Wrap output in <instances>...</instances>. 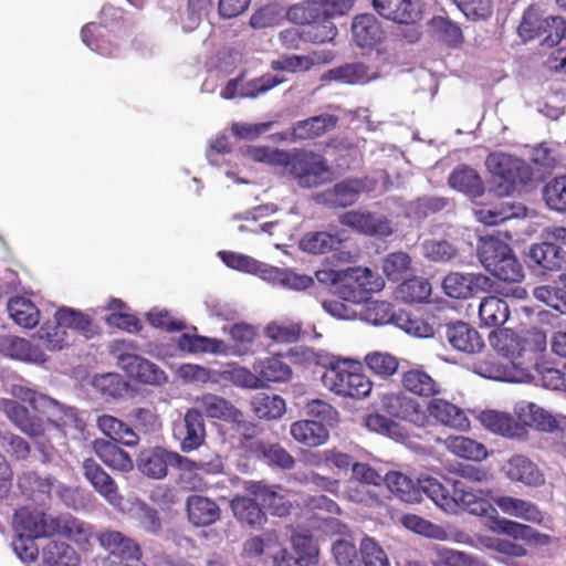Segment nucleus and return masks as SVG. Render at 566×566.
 I'll return each instance as SVG.
<instances>
[{
    "mask_svg": "<svg viewBox=\"0 0 566 566\" xmlns=\"http://www.w3.org/2000/svg\"><path fill=\"white\" fill-rule=\"evenodd\" d=\"M427 496L442 511L457 514L460 510L478 516H489L488 527L499 534H505L514 539L535 544H546L547 535L537 533L533 527L504 518L488 500L482 490H473L462 481L452 483V494L438 479L422 480Z\"/></svg>",
    "mask_w": 566,
    "mask_h": 566,
    "instance_id": "f257e3e1",
    "label": "nucleus"
},
{
    "mask_svg": "<svg viewBox=\"0 0 566 566\" xmlns=\"http://www.w3.org/2000/svg\"><path fill=\"white\" fill-rule=\"evenodd\" d=\"M490 344L504 361H496L495 358L478 360L472 365L473 373L497 381L520 382L530 379L531 365H524L523 359L524 337L504 328L491 333Z\"/></svg>",
    "mask_w": 566,
    "mask_h": 566,
    "instance_id": "f03ea898",
    "label": "nucleus"
},
{
    "mask_svg": "<svg viewBox=\"0 0 566 566\" xmlns=\"http://www.w3.org/2000/svg\"><path fill=\"white\" fill-rule=\"evenodd\" d=\"M241 154L247 159L277 167L293 175L302 187H315L328 176L323 158L312 153L290 154L269 146H244Z\"/></svg>",
    "mask_w": 566,
    "mask_h": 566,
    "instance_id": "7ed1b4c3",
    "label": "nucleus"
},
{
    "mask_svg": "<svg viewBox=\"0 0 566 566\" xmlns=\"http://www.w3.org/2000/svg\"><path fill=\"white\" fill-rule=\"evenodd\" d=\"M323 386L343 398L363 400L369 397L373 381L363 371L361 363L349 357H336L322 376Z\"/></svg>",
    "mask_w": 566,
    "mask_h": 566,
    "instance_id": "20e7f679",
    "label": "nucleus"
},
{
    "mask_svg": "<svg viewBox=\"0 0 566 566\" xmlns=\"http://www.w3.org/2000/svg\"><path fill=\"white\" fill-rule=\"evenodd\" d=\"M10 394L24 402H29L32 408L46 416L48 420L60 428L66 437L78 439L84 431L85 423L75 409L66 408L52 398L35 391L24 381L12 384Z\"/></svg>",
    "mask_w": 566,
    "mask_h": 566,
    "instance_id": "39448f33",
    "label": "nucleus"
},
{
    "mask_svg": "<svg viewBox=\"0 0 566 566\" xmlns=\"http://www.w3.org/2000/svg\"><path fill=\"white\" fill-rule=\"evenodd\" d=\"M546 336L539 331L527 333L524 337V365L530 363L531 377L520 382H534L549 390L566 389V373L553 367L545 361L544 353L546 350Z\"/></svg>",
    "mask_w": 566,
    "mask_h": 566,
    "instance_id": "423d86ee",
    "label": "nucleus"
},
{
    "mask_svg": "<svg viewBox=\"0 0 566 566\" xmlns=\"http://www.w3.org/2000/svg\"><path fill=\"white\" fill-rule=\"evenodd\" d=\"M485 166L497 182L496 192L500 196L510 195L516 185L525 184L531 178L530 167L522 159L509 154H490Z\"/></svg>",
    "mask_w": 566,
    "mask_h": 566,
    "instance_id": "0eeeda50",
    "label": "nucleus"
},
{
    "mask_svg": "<svg viewBox=\"0 0 566 566\" xmlns=\"http://www.w3.org/2000/svg\"><path fill=\"white\" fill-rule=\"evenodd\" d=\"M382 280L367 268H349L342 270L337 295L350 303H360L371 292L381 290Z\"/></svg>",
    "mask_w": 566,
    "mask_h": 566,
    "instance_id": "6e6552de",
    "label": "nucleus"
},
{
    "mask_svg": "<svg viewBox=\"0 0 566 566\" xmlns=\"http://www.w3.org/2000/svg\"><path fill=\"white\" fill-rule=\"evenodd\" d=\"M126 346L125 342H116L113 345V353L118 359V366L130 378L149 386H163L167 384V374L155 363L135 354L122 353V347Z\"/></svg>",
    "mask_w": 566,
    "mask_h": 566,
    "instance_id": "1a4fd4ad",
    "label": "nucleus"
},
{
    "mask_svg": "<svg viewBox=\"0 0 566 566\" xmlns=\"http://www.w3.org/2000/svg\"><path fill=\"white\" fill-rule=\"evenodd\" d=\"M302 355L305 360L312 358L313 353L303 347L292 348L286 354H274L253 361L252 368L262 379V388L265 382H287L293 378V370L285 361V357Z\"/></svg>",
    "mask_w": 566,
    "mask_h": 566,
    "instance_id": "9d476101",
    "label": "nucleus"
},
{
    "mask_svg": "<svg viewBox=\"0 0 566 566\" xmlns=\"http://www.w3.org/2000/svg\"><path fill=\"white\" fill-rule=\"evenodd\" d=\"M513 412L523 426L542 432L560 431L566 434V416L554 415L535 402L521 400L515 403Z\"/></svg>",
    "mask_w": 566,
    "mask_h": 566,
    "instance_id": "9b49d317",
    "label": "nucleus"
},
{
    "mask_svg": "<svg viewBox=\"0 0 566 566\" xmlns=\"http://www.w3.org/2000/svg\"><path fill=\"white\" fill-rule=\"evenodd\" d=\"M381 408L391 417L409 421L418 427L428 424V415L418 400L402 391H388L379 397Z\"/></svg>",
    "mask_w": 566,
    "mask_h": 566,
    "instance_id": "f8f14e48",
    "label": "nucleus"
},
{
    "mask_svg": "<svg viewBox=\"0 0 566 566\" xmlns=\"http://www.w3.org/2000/svg\"><path fill=\"white\" fill-rule=\"evenodd\" d=\"M0 353L11 359L35 366H44L50 361V356L39 343L15 335L0 337Z\"/></svg>",
    "mask_w": 566,
    "mask_h": 566,
    "instance_id": "ddd939ff",
    "label": "nucleus"
},
{
    "mask_svg": "<svg viewBox=\"0 0 566 566\" xmlns=\"http://www.w3.org/2000/svg\"><path fill=\"white\" fill-rule=\"evenodd\" d=\"M428 423L432 419L436 423L459 432H468L471 422L465 411L458 405L439 397H433L424 408Z\"/></svg>",
    "mask_w": 566,
    "mask_h": 566,
    "instance_id": "4468645a",
    "label": "nucleus"
},
{
    "mask_svg": "<svg viewBox=\"0 0 566 566\" xmlns=\"http://www.w3.org/2000/svg\"><path fill=\"white\" fill-rule=\"evenodd\" d=\"M85 478L94 490L115 510L126 512L124 497L118 491L116 482L92 459L83 462Z\"/></svg>",
    "mask_w": 566,
    "mask_h": 566,
    "instance_id": "2eb2a0df",
    "label": "nucleus"
},
{
    "mask_svg": "<svg viewBox=\"0 0 566 566\" xmlns=\"http://www.w3.org/2000/svg\"><path fill=\"white\" fill-rule=\"evenodd\" d=\"M242 78L243 75L241 74L235 78L229 80L220 93L221 97L224 99H233L235 97L255 98L284 82V77L273 74H264L244 85L242 84Z\"/></svg>",
    "mask_w": 566,
    "mask_h": 566,
    "instance_id": "dca6fc26",
    "label": "nucleus"
},
{
    "mask_svg": "<svg viewBox=\"0 0 566 566\" xmlns=\"http://www.w3.org/2000/svg\"><path fill=\"white\" fill-rule=\"evenodd\" d=\"M53 520L40 510L21 507L14 513L12 526L15 534L40 538L53 535Z\"/></svg>",
    "mask_w": 566,
    "mask_h": 566,
    "instance_id": "f3484780",
    "label": "nucleus"
},
{
    "mask_svg": "<svg viewBox=\"0 0 566 566\" xmlns=\"http://www.w3.org/2000/svg\"><path fill=\"white\" fill-rule=\"evenodd\" d=\"M504 476L526 486L538 488L545 484V475L531 459L522 454L511 457L501 468Z\"/></svg>",
    "mask_w": 566,
    "mask_h": 566,
    "instance_id": "a211bd4d",
    "label": "nucleus"
},
{
    "mask_svg": "<svg viewBox=\"0 0 566 566\" xmlns=\"http://www.w3.org/2000/svg\"><path fill=\"white\" fill-rule=\"evenodd\" d=\"M343 226L366 235L388 237L392 233L391 222L366 211H348L340 216Z\"/></svg>",
    "mask_w": 566,
    "mask_h": 566,
    "instance_id": "6ab92c4d",
    "label": "nucleus"
},
{
    "mask_svg": "<svg viewBox=\"0 0 566 566\" xmlns=\"http://www.w3.org/2000/svg\"><path fill=\"white\" fill-rule=\"evenodd\" d=\"M380 76L379 71L363 62L345 63L328 70L322 75L323 82H338L349 85H364Z\"/></svg>",
    "mask_w": 566,
    "mask_h": 566,
    "instance_id": "aec40b11",
    "label": "nucleus"
},
{
    "mask_svg": "<svg viewBox=\"0 0 566 566\" xmlns=\"http://www.w3.org/2000/svg\"><path fill=\"white\" fill-rule=\"evenodd\" d=\"M376 12L398 23H412L421 18V0H373Z\"/></svg>",
    "mask_w": 566,
    "mask_h": 566,
    "instance_id": "412c9836",
    "label": "nucleus"
},
{
    "mask_svg": "<svg viewBox=\"0 0 566 566\" xmlns=\"http://www.w3.org/2000/svg\"><path fill=\"white\" fill-rule=\"evenodd\" d=\"M490 287V279L480 273L462 274L453 272L448 274L442 282L444 293L453 298H465L473 293L486 291Z\"/></svg>",
    "mask_w": 566,
    "mask_h": 566,
    "instance_id": "4be33fe9",
    "label": "nucleus"
},
{
    "mask_svg": "<svg viewBox=\"0 0 566 566\" xmlns=\"http://www.w3.org/2000/svg\"><path fill=\"white\" fill-rule=\"evenodd\" d=\"M434 479L430 475H421L415 483L409 476L398 471L388 472L385 482L388 490L398 499L406 503H418L422 499V494L427 495L422 480Z\"/></svg>",
    "mask_w": 566,
    "mask_h": 566,
    "instance_id": "5701e85b",
    "label": "nucleus"
},
{
    "mask_svg": "<svg viewBox=\"0 0 566 566\" xmlns=\"http://www.w3.org/2000/svg\"><path fill=\"white\" fill-rule=\"evenodd\" d=\"M0 411L23 433L39 437L44 432V422L38 416H31L29 410L15 400L0 399Z\"/></svg>",
    "mask_w": 566,
    "mask_h": 566,
    "instance_id": "b1692460",
    "label": "nucleus"
},
{
    "mask_svg": "<svg viewBox=\"0 0 566 566\" xmlns=\"http://www.w3.org/2000/svg\"><path fill=\"white\" fill-rule=\"evenodd\" d=\"M245 490L261 501L268 510L277 516L286 515L291 507L290 493L280 486H266L259 482H245Z\"/></svg>",
    "mask_w": 566,
    "mask_h": 566,
    "instance_id": "393cba45",
    "label": "nucleus"
},
{
    "mask_svg": "<svg viewBox=\"0 0 566 566\" xmlns=\"http://www.w3.org/2000/svg\"><path fill=\"white\" fill-rule=\"evenodd\" d=\"M195 403L200 413L210 419H219L227 422H241L242 413L226 398L214 395L205 394L195 399Z\"/></svg>",
    "mask_w": 566,
    "mask_h": 566,
    "instance_id": "a878e982",
    "label": "nucleus"
},
{
    "mask_svg": "<svg viewBox=\"0 0 566 566\" xmlns=\"http://www.w3.org/2000/svg\"><path fill=\"white\" fill-rule=\"evenodd\" d=\"M94 534L93 526L70 514L54 516L53 535H61L78 546L90 544Z\"/></svg>",
    "mask_w": 566,
    "mask_h": 566,
    "instance_id": "bb28decb",
    "label": "nucleus"
},
{
    "mask_svg": "<svg viewBox=\"0 0 566 566\" xmlns=\"http://www.w3.org/2000/svg\"><path fill=\"white\" fill-rule=\"evenodd\" d=\"M377 189V181L373 178L348 179L337 184L327 200L332 205L346 207L353 205L361 192Z\"/></svg>",
    "mask_w": 566,
    "mask_h": 566,
    "instance_id": "cd10ccee",
    "label": "nucleus"
},
{
    "mask_svg": "<svg viewBox=\"0 0 566 566\" xmlns=\"http://www.w3.org/2000/svg\"><path fill=\"white\" fill-rule=\"evenodd\" d=\"M290 433L296 442L311 448L323 446L329 439L326 424L314 419L293 422L290 427Z\"/></svg>",
    "mask_w": 566,
    "mask_h": 566,
    "instance_id": "c85d7f7f",
    "label": "nucleus"
},
{
    "mask_svg": "<svg viewBox=\"0 0 566 566\" xmlns=\"http://www.w3.org/2000/svg\"><path fill=\"white\" fill-rule=\"evenodd\" d=\"M222 332L228 334L232 345L229 346V354L233 356H245L253 353V344L259 335L258 328L245 322L224 325Z\"/></svg>",
    "mask_w": 566,
    "mask_h": 566,
    "instance_id": "c756f323",
    "label": "nucleus"
},
{
    "mask_svg": "<svg viewBox=\"0 0 566 566\" xmlns=\"http://www.w3.org/2000/svg\"><path fill=\"white\" fill-rule=\"evenodd\" d=\"M81 38L87 48L103 56L114 57L119 54V45L112 42L105 25L87 23L81 31Z\"/></svg>",
    "mask_w": 566,
    "mask_h": 566,
    "instance_id": "7c9ffc66",
    "label": "nucleus"
},
{
    "mask_svg": "<svg viewBox=\"0 0 566 566\" xmlns=\"http://www.w3.org/2000/svg\"><path fill=\"white\" fill-rule=\"evenodd\" d=\"M264 282L271 284L272 286H277L294 292H302L311 287L314 283V280L312 276L298 273L290 268H277L269 265Z\"/></svg>",
    "mask_w": 566,
    "mask_h": 566,
    "instance_id": "2f4dec72",
    "label": "nucleus"
},
{
    "mask_svg": "<svg viewBox=\"0 0 566 566\" xmlns=\"http://www.w3.org/2000/svg\"><path fill=\"white\" fill-rule=\"evenodd\" d=\"M10 318L19 326L34 328L40 322V310L27 295H14L7 304Z\"/></svg>",
    "mask_w": 566,
    "mask_h": 566,
    "instance_id": "473e14b6",
    "label": "nucleus"
},
{
    "mask_svg": "<svg viewBox=\"0 0 566 566\" xmlns=\"http://www.w3.org/2000/svg\"><path fill=\"white\" fill-rule=\"evenodd\" d=\"M438 441L441 442L449 452L465 460L482 462L489 457L486 447L469 437L449 436Z\"/></svg>",
    "mask_w": 566,
    "mask_h": 566,
    "instance_id": "72a5a7b5",
    "label": "nucleus"
},
{
    "mask_svg": "<svg viewBox=\"0 0 566 566\" xmlns=\"http://www.w3.org/2000/svg\"><path fill=\"white\" fill-rule=\"evenodd\" d=\"M171 453L172 451L160 447L145 449L137 459V467L147 476L163 479L167 475V469L171 463Z\"/></svg>",
    "mask_w": 566,
    "mask_h": 566,
    "instance_id": "f704fd0d",
    "label": "nucleus"
},
{
    "mask_svg": "<svg viewBox=\"0 0 566 566\" xmlns=\"http://www.w3.org/2000/svg\"><path fill=\"white\" fill-rule=\"evenodd\" d=\"M447 338L454 349L469 354L476 353L483 347V340L478 331L463 322L450 325L447 329Z\"/></svg>",
    "mask_w": 566,
    "mask_h": 566,
    "instance_id": "c9c22d12",
    "label": "nucleus"
},
{
    "mask_svg": "<svg viewBox=\"0 0 566 566\" xmlns=\"http://www.w3.org/2000/svg\"><path fill=\"white\" fill-rule=\"evenodd\" d=\"M184 437L180 439V449L191 452L203 444L206 427L203 417L197 408L188 409L184 417Z\"/></svg>",
    "mask_w": 566,
    "mask_h": 566,
    "instance_id": "e433bc0d",
    "label": "nucleus"
},
{
    "mask_svg": "<svg viewBox=\"0 0 566 566\" xmlns=\"http://www.w3.org/2000/svg\"><path fill=\"white\" fill-rule=\"evenodd\" d=\"M352 32L354 41L360 48H371L382 38L380 23L371 13L357 15L353 21Z\"/></svg>",
    "mask_w": 566,
    "mask_h": 566,
    "instance_id": "4c0bfd02",
    "label": "nucleus"
},
{
    "mask_svg": "<svg viewBox=\"0 0 566 566\" xmlns=\"http://www.w3.org/2000/svg\"><path fill=\"white\" fill-rule=\"evenodd\" d=\"M187 514L193 525L209 526L220 518V507L208 497L191 495L187 500Z\"/></svg>",
    "mask_w": 566,
    "mask_h": 566,
    "instance_id": "58836bf2",
    "label": "nucleus"
},
{
    "mask_svg": "<svg viewBox=\"0 0 566 566\" xmlns=\"http://www.w3.org/2000/svg\"><path fill=\"white\" fill-rule=\"evenodd\" d=\"M494 503L504 514L536 524L543 521L542 512L532 502L503 495L495 497Z\"/></svg>",
    "mask_w": 566,
    "mask_h": 566,
    "instance_id": "ea45409f",
    "label": "nucleus"
},
{
    "mask_svg": "<svg viewBox=\"0 0 566 566\" xmlns=\"http://www.w3.org/2000/svg\"><path fill=\"white\" fill-rule=\"evenodd\" d=\"M93 448L99 460L113 470L128 472L134 468V462L128 453L112 441L96 440Z\"/></svg>",
    "mask_w": 566,
    "mask_h": 566,
    "instance_id": "a19ab883",
    "label": "nucleus"
},
{
    "mask_svg": "<svg viewBox=\"0 0 566 566\" xmlns=\"http://www.w3.org/2000/svg\"><path fill=\"white\" fill-rule=\"evenodd\" d=\"M178 347L188 353H209L228 356V344L219 338L206 337L192 334H182L177 339Z\"/></svg>",
    "mask_w": 566,
    "mask_h": 566,
    "instance_id": "79ce46f5",
    "label": "nucleus"
},
{
    "mask_svg": "<svg viewBox=\"0 0 566 566\" xmlns=\"http://www.w3.org/2000/svg\"><path fill=\"white\" fill-rule=\"evenodd\" d=\"M42 566H78L80 556L73 547L60 541H50L41 552Z\"/></svg>",
    "mask_w": 566,
    "mask_h": 566,
    "instance_id": "37998d69",
    "label": "nucleus"
},
{
    "mask_svg": "<svg viewBox=\"0 0 566 566\" xmlns=\"http://www.w3.org/2000/svg\"><path fill=\"white\" fill-rule=\"evenodd\" d=\"M525 209L511 202L483 206L474 210L475 219L485 226H496L505 220L524 216Z\"/></svg>",
    "mask_w": 566,
    "mask_h": 566,
    "instance_id": "c03bdc74",
    "label": "nucleus"
},
{
    "mask_svg": "<svg viewBox=\"0 0 566 566\" xmlns=\"http://www.w3.org/2000/svg\"><path fill=\"white\" fill-rule=\"evenodd\" d=\"M53 318L71 334L76 332L82 334L85 338H90L93 335L92 317L78 310L61 306L55 311Z\"/></svg>",
    "mask_w": 566,
    "mask_h": 566,
    "instance_id": "a18cd8bd",
    "label": "nucleus"
},
{
    "mask_svg": "<svg viewBox=\"0 0 566 566\" xmlns=\"http://www.w3.org/2000/svg\"><path fill=\"white\" fill-rule=\"evenodd\" d=\"M402 385L406 390L420 397H433L441 391L440 385L421 368L403 373Z\"/></svg>",
    "mask_w": 566,
    "mask_h": 566,
    "instance_id": "49530a36",
    "label": "nucleus"
},
{
    "mask_svg": "<svg viewBox=\"0 0 566 566\" xmlns=\"http://www.w3.org/2000/svg\"><path fill=\"white\" fill-rule=\"evenodd\" d=\"M397 313L392 311L390 303L386 301L369 300L359 303L358 318L373 325L396 323Z\"/></svg>",
    "mask_w": 566,
    "mask_h": 566,
    "instance_id": "de8ad7c7",
    "label": "nucleus"
},
{
    "mask_svg": "<svg viewBox=\"0 0 566 566\" xmlns=\"http://www.w3.org/2000/svg\"><path fill=\"white\" fill-rule=\"evenodd\" d=\"M98 541L112 555L123 559L129 560L139 556V547L120 532H104L99 535Z\"/></svg>",
    "mask_w": 566,
    "mask_h": 566,
    "instance_id": "09e8293b",
    "label": "nucleus"
},
{
    "mask_svg": "<svg viewBox=\"0 0 566 566\" xmlns=\"http://www.w3.org/2000/svg\"><path fill=\"white\" fill-rule=\"evenodd\" d=\"M218 255L228 268L256 275L262 281L265 280V273L270 264L261 262L250 255L232 251H219Z\"/></svg>",
    "mask_w": 566,
    "mask_h": 566,
    "instance_id": "8fccbe9b",
    "label": "nucleus"
},
{
    "mask_svg": "<svg viewBox=\"0 0 566 566\" xmlns=\"http://www.w3.org/2000/svg\"><path fill=\"white\" fill-rule=\"evenodd\" d=\"M337 117L329 114H323L300 120L292 128V139H307L321 136L325 132L335 127Z\"/></svg>",
    "mask_w": 566,
    "mask_h": 566,
    "instance_id": "3c124183",
    "label": "nucleus"
},
{
    "mask_svg": "<svg viewBox=\"0 0 566 566\" xmlns=\"http://www.w3.org/2000/svg\"><path fill=\"white\" fill-rule=\"evenodd\" d=\"M302 222V217L295 208L291 209L284 220L265 222L262 224L254 226L253 228L245 224L239 226V231H251L253 233L266 232L270 235H274L276 232L283 237L292 238L294 232L297 230Z\"/></svg>",
    "mask_w": 566,
    "mask_h": 566,
    "instance_id": "603ef678",
    "label": "nucleus"
},
{
    "mask_svg": "<svg viewBox=\"0 0 566 566\" xmlns=\"http://www.w3.org/2000/svg\"><path fill=\"white\" fill-rule=\"evenodd\" d=\"M551 21L556 34H551L547 42L558 48L551 53L547 65L551 70L566 73V21L558 17L551 18Z\"/></svg>",
    "mask_w": 566,
    "mask_h": 566,
    "instance_id": "864d4df0",
    "label": "nucleus"
},
{
    "mask_svg": "<svg viewBox=\"0 0 566 566\" xmlns=\"http://www.w3.org/2000/svg\"><path fill=\"white\" fill-rule=\"evenodd\" d=\"M509 316L510 310L505 301L495 296H486L481 300L479 317L484 326H501L509 319Z\"/></svg>",
    "mask_w": 566,
    "mask_h": 566,
    "instance_id": "5fc2aeb1",
    "label": "nucleus"
},
{
    "mask_svg": "<svg viewBox=\"0 0 566 566\" xmlns=\"http://www.w3.org/2000/svg\"><path fill=\"white\" fill-rule=\"evenodd\" d=\"M34 337L45 344L48 350H62L72 342V334L55 321L45 322L36 332Z\"/></svg>",
    "mask_w": 566,
    "mask_h": 566,
    "instance_id": "6e6d98bb",
    "label": "nucleus"
},
{
    "mask_svg": "<svg viewBox=\"0 0 566 566\" xmlns=\"http://www.w3.org/2000/svg\"><path fill=\"white\" fill-rule=\"evenodd\" d=\"M510 250L509 244L503 240L485 237L480 241L478 254L483 268L490 272L494 270L497 262H501L507 255Z\"/></svg>",
    "mask_w": 566,
    "mask_h": 566,
    "instance_id": "4d7b16f0",
    "label": "nucleus"
},
{
    "mask_svg": "<svg viewBox=\"0 0 566 566\" xmlns=\"http://www.w3.org/2000/svg\"><path fill=\"white\" fill-rule=\"evenodd\" d=\"M449 185L453 189L473 197L483 192V182L479 174L467 166H460L452 171Z\"/></svg>",
    "mask_w": 566,
    "mask_h": 566,
    "instance_id": "13d9d810",
    "label": "nucleus"
},
{
    "mask_svg": "<svg viewBox=\"0 0 566 566\" xmlns=\"http://www.w3.org/2000/svg\"><path fill=\"white\" fill-rule=\"evenodd\" d=\"M252 410L260 419H280L286 411V402L279 395L256 394L251 401Z\"/></svg>",
    "mask_w": 566,
    "mask_h": 566,
    "instance_id": "bf43d9fd",
    "label": "nucleus"
},
{
    "mask_svg": "<svg viewBox=\"0 0 566 566\" xmlns=\"http://www.w3.org/2000/svg\"><path fill=\"white\" fill-rule=\"evenodd\" d=\"M234 516L242 523L253 527H260L266 522V515L259 504L247 496H235L231 501Z\"/></svg>",
    "mask_w": 566,
    "mask_h": 566,
    "instance_id": "052dcab7",
    "label": "nucleus"
},
{
    "mask_svg": "<svg viewBox=\"0 0 566 566\" xmlns=\"http://www.w3.org/2000/svg\"><path fill=\"white\" fill-rule=\"evenodd\" d=\"M432 563L434 566H488L483 560L472 554L437 546L432 551Z\"/></svg>",
    "mask_w": 566,
    "mask_h": 566,
    "instance_id": "680f3d73",
    "label": "nucleus"
},
{
    "mask_svg": "<svg viewBox=\"0 0 566 566\" xmlns=\"http://www.w3.org/2000/svg\"><path fill=\"white\" fill-rule=\"evenodd\" d=\"M218 377L219 381L222 379L229 380L237 387L247 389L262 388V379L258 376V373H253L237 363L228 364L223 369L218 370Z\"/></svg>",
    "mask_w": 566,
    "mask_h": 566,
    "instance_id": "e2e57ef3",
    "label": "nucleus"
},
{
    "mask_svg": "<svg viewBox=\"0 0 566 566\" xmlns=\"http://www.w3.org/2000/svg\"><path fill=\"white\" fill-rule=\"evenodd\" d=\"M99 430L112 438L114 441H119L126 446H135L138 441L136 433L122 420L104 415L97 419Z\"/></svg>",
    "mask_w": 566,
    "mask_h": 566,
    "instance_id": "0e129e2a",
    "label": "nucleus"
},
{
    "mask_svg": "<svg viewBox=\"0 0 566 566\" xmlns=\"http://www.w3.org/2000/svg\"><path fill=\"white\" fill-rule=\"evenodd\" d=\"M478 420L486 430L495 434L509 437L515 432L514 418L504 411L484 410L480 412Z\"/></svg>",
    "mask_w": 566,
    "mask_h": 566,
    "instance_id": "69168bd1",
    "label": "nucleus"
},
{
    "mask_svg": "<svg viewBox=\"0 0 566 566\" xmlns=\"http://www.w3.org/2000/svg\"><path fill=\"white\" fill-rule=\"evenodd\" d=\"M431 295V284L422 277L403 281L395 291V296L406 303H421Z\"/></svg>",
    "mask_w": 566,
    "mask_h": 566,
    "instance_id": "338daca9",
    "label": "nucleus"
},
{
    "mask_svg": "<svg viewBox=\"0 0 566 566\" xmlns=\"http://www.w3.org/2000/svg\"><path fill=\"white\" fill-rule=\"evenodd\" d=\"M91 384L103 397L113 399L124 397L129 389V385L115 373L95 375Z\"/></svg>",
    "mask_w": 566,
    "mask_h": 566,
    "instance_id": "774afa93",
    "label": "nucleus"
}]
</instances>
